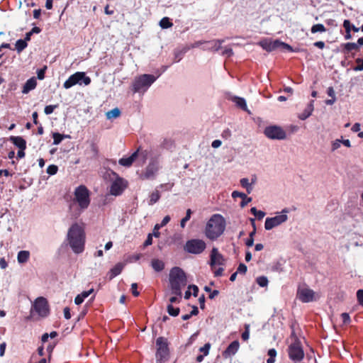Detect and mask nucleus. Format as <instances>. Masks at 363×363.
<instances>
[{
    "label": "nucleus",
    "mask_w": 363,
    "mask_h": 363,
    "mask_svg": "<svg viewBox=\"0 0 363 363\" xmlns=\"http://www.w3.org/2000/svg\"><path fill=\"white\" fill-rule=\"evenodd\" d=\"M86 235L84 228L75 223L68 230L67 240L76 254H80L84 250Z\"/></svg>",
    "instance_id": "nucleus-1"
},
{
    "label": "nucleus",
    "mask_w": 363,
    "mask_h": 363,
    "mask_svg": "<svg viewBox=\"0 0 363 363\" xmlns=\"http://www.w3.org/2000/svg\"><path fill=\"white\" fill-rule=\"evenodd\" d=\"M169 284L172 293L176 296H182V289L187 284L185 272L179 267L172 268L169 272Z\"/></svg>",
    "instance_id": "nucleus-2"
},
{
    "label": "nucleus",
    "mask_w": 363,
    "mask_h": 363,
    "mask_svg": "<svg viewBox=\"0 0 363 363\" xmlns=\"http://www.w3.org/2000/svg\"><path fill=\"white\" fill-rule=\"evenodd\" d=\"M225 230V220L219 214H214L207 222L205 229L206 237L211 240L218 238Z\"/></svg>",
    "instance_id": "nucleus-3"
},
{
    "label": "nucleus",
    "mask_w": 363,
    "mask_h": 363,
    "mask_svg": "<svg viewBox=\"0 0 363 363\" xmlns=\"http://www.w3.org/2000/svg\"><path fill=\"white\" fill-rule=\"evenodd\" d=\"M156 363H165L169 359V349L167 339L159 337L156 340Z\"/></svg>",
    "instance_id": "nucleus-4"
},
{
    "label": "nucleus",
    "mask_w": 363,
    "mask_h": 363,
    "mask_svg": "<svg viewBox=\"0 0 363 363\" xmlns=\"http://www.w3.org/2000/svg\"><path fill=\"white\" fill-rule=\"evenodd\" d=\"M74 200L81 209H86L90 204V191L84 185L77 186L74 192Z\"/></svg>",
    "instance_id": "nucleus-5"
},
{
    "label": "nucleus",
    "mask_w": 363,
    "mask_h": 363,
    "mask_svg": "<svg viewBox=\"0 0 363 363\" xmlns=\"http://www.w3.org/2000/svg\"><path fill=\"white\" fill-rule=\"evenodd\" d=\"M155 81V77L152 74H142L136 77L133 82V93L144 91Z\"/></svg>",
    "instance_id": "nucleus-6"
},
{
    "label": "nucleus",
    "mask_w": 363,
    "mask_h": 363,
    "mask_svg": "<svg viewBox=\"0 0 363 363\" xmlns=\"http://www.w3.org/2000/svg\"><path fill=\"white\" fill-rule=\"evenodd\" d=\"M84 85H89L91 83V79L89 77L86 76L84 72H77L72 74L63 84V86L65 89H69L72 86L82 84Z\"/></svg>",
    "instance_id": "nucleus-7"
},
{
    "label": "nucleus",
    "mask_w": 363,
    "mask_h": 363,
    "mask_svg": "<svg viewBox=\"0 0 363 363\" xmlns=\"http://www.w3.org/2000/svg\"><path fill=\"white\" fill-rule=\"evenodd\" d=\"M289 212L288 208H284L279 214L274 217L267 218L264 223L265 230H270L285 223L288 220L287 213Z\"/></svg>",
    "instance_id": "nucleus-8"
},
{
    "label": "nucleus",
    "mask_w": 363,
    "mask_h": 363,
    "mask_svg": "<svg viewBox=\"0 0 363 363\" xmlns=\"http://www.w3.org/2000/svg\"><path fill=\"white\" fill-rule=\"evenodd\" d=\"M223 256L218 252L216 248H213L211 254V267L216 277L220 276L223 272V268L219 267L223 264Z\"/></svg>",
    "instance_id": "nucleus-9"
},
{
    "label": "nucleus",
    "mask_w": 363,
    "mask_h": 363,
    "mask_svg": "<svg viewBox=\"0 0 363 363\" xmlns=\"http://www.w3.org/2000/svg\"><path fill=\"white\" fill-rule=\"evenodd\" d=\"M34 311L41 318L47 317L50 313V307L47 299L43 296L38 297L33 304Z\"/></svg>",
    "instance_id": "nucleus-10"
},
{
    "label": "nucleus",
    "mask_w": 363,
    "mask_h": 363,
    "mask_svg": "<svg viewBox=\"0 0 363 363\" xmlns=\"http://www.w3.org/2000/svg\"><path fill=\"white\" fill-rule=\"evenodd\" d=\"M264 135L272 140H284L286 133L282 128L278 125H270L265 128Z\"/></svg>",
    "instance_id": "nucleus-11"
},
{
    "label": "nucleus",
    "mask_w": 363,
    "mask_h": 363,
    "mask_svg": "<svg viewBox=\"0 0 363 363\" xmlns=\"http://www.w3.org/2000/svg\"><path fill=\"white\" fill-rule=\"evenodd\" d=\"M288 352L289 358L295 362H299L303 358V350L300 342L297 340L289 345Z\"/></svg>",
    "instance_id": "nucleus-12"
},
{
    "label": "nucleus",
    "mask_w": 363,
    "mask_h": 363,
    "mask_svg": "<svg viewBox=\"0 0 363 363\" xmlns=\"http://www.w3.org/2000/svg\"><path fill=\"white\" fill-rule=\"evenodd\" d=\"M206 248L204 241L199 239H193L188 240L185 245V250L192 254H200Z\"/></svg>",
    "instance_id": "nucleus-13"
},
{
    "label": "nucleus",
    "mask_w": 363,
    "mask_h": 363,
    "mask_svg": "<svg viewBox=\"0 0 363 363\" xmlns=\"http://www.w3.org/2000/svg\"><path fill=\"white\" fill-rule=\"evenodd\" d=\"M297 297L303 303H308L315 300V293L307 286H299Z\"/></svg>",
    "instance_id": "nucleus-14"
},
{
    "label": "nucleus",
    "mask_w": 363,
    "mask_h": 363,
    "mask_svg": "<svg viewBox=\"0 0 363 363\" xmlns=\"http://www.w3.org/2000/svg\"><path fill=\"white\" fill-rule=\"evenodd\" d=\"M158 169V162L155 160H152L146 167L145 172L141 174L140 178L142 179H153Z\"/></svg>",
    "instance_id": "nucleus-15"
},
{
    "label": "nucleus",
    "mask_w": 363,
    "mask_h": 363,
    "mask_svg": "<svg viewBox=\"0 0 363 363\" xmlns=\"http://www.w3.org/2000/svg\"><path fill=\"white\" fill-rule=\"evenodd\" d=\"M125 187L124 180L122 178H118L112 183L110 192L112 195L118 196L123 193Z\"/></svg>",
    "instance_id": "nucleus-16"
},
{
    "label": "nucleus",
    "mask_w": 363,
    "mask_h": 363,
    "mask_svg": "<svg viewBox=\"0 0 363 363\" xmlns=\"http://www.w3.org/2000/svg\"><path fill=\"white\" fill-rule=\"evenodd\" d=\"M140 148H138L135 152H134L130 156L128 157H123L121 158L118 161L119 164L121 166L129 167H130L136 158L138 157Z\"/></svg>",
    "instance_id": "nucleus-17"
},
{
    "label": "nucleus",
    "mask_w": 363,
    "mask_h": 363,
    "mask_svg": "<svg viewBox=\"0 0 363 363\" xmlns=\"http://www.w3.org/2000/svg\"><path fill=\"white\" fill-rule=\"evenodd\" d=\"M228 99H230V96L228 95ZM230 99L235 104V106L247 112L248 113H250V111L247 108L246 101L244 98L238 97V96H232L230 97Z\"/></svg>",
    "instance_id": "nucleus-18"
},
{
    "label": "nucleus",
    "mask_w": 363,
    "mask_h": 363,
    "mask_svg": "<svg viewBox=\"0 0 363 363\" xmlns=\"http://www.w3.org/2000/svg\"><path fill=\"white\" fill-rule=\"evenodd\" d=\"M37 86V81L35 77H33L28 79L26 82L24 84L22 89V93L26 94L29 93L30 91L35 89Z\"/></svg>",
    "instance_id": "nucleus-19"
},
{
    "label": "nucleus",
    "mask_w": 363,
    "mask_h": 363,
    "mask_svg": "<svg viewBox=\"0 0 363 363\" xmlns=\"http://www.w3.org/2000/svg\"><path fill=\"white\" fill-rule=\"evenodd\" d=\"M232 197L233 199L237 197L241 198L242 201L240 203V206L242 208L245 207L248 203L252 201L251 197H247L245 194L237 191H235L232 193Z\"/></svg>",
    "instance_id": "nucleus-20"
},
{
    "label": "nucleus",
    "mask_w": 363,
    "mask_h": 363,
    "mask_svg": "<svg viewBox=\"0 0 363 363\" xmlns=\"http://www.w3.org/2000/svg\"><path fill=\"white\" fill-rule=\"evenodd\" d=\"M314 101L311 100L310 103L308 104L307 107L305 108V110L299 114L298 118L303 121L308 118L313 113L314 106H313Z\"/></svg>",
    "instance_id": "nucleus-21"
},
{
    "label": "nucleus",
    "mask_w": 363,
    "mask_h": 363,
    "mask_svg": "<svg viewBox=\"0 0 363 363\" xmlns=\"http://www.w3.org/2000/svg\"><path fill=\"white\" fill-rule=\"evenodd\" d=\"M272 44L273 45V50H275L277 49H280V50H288V51H293V48L291 45L285 43H283V42H281L279 41V40H272Z\"/></svg>",
    "instance_id": "nucleus-22"
},
{
    "label": "nucleus",
    "mask_w": 363,
    "mask_h": 363,
    "mask_svg": "<svg viewBox=\"0 0 363 363\" xmlns=\"http://www.w3.org/2000/svg\"><path fill=\"white\" fill-rule=\"evenodd\" d=\"M10 140L19 149H26V141L21 136H11Z\"/></svg>",
    "instance_id": "nucleus-23"
},
{
    "label": "nucleus",
    "mask_w": 363,
    "mask_h": 363,
    "mask_svg": "<svg viewBox=\"0 0 363 363\" xmlns=\"http://www.w3.org/2000/svg\"><path fill=\"white\" fill-rule=\"evenodd\" d=\"M220 43H221L219 40L206 41L203 42L205 45L203 49L218 51L220 48Z\"/></svg>",
    "instance_id": "nucleus-24"
},
{
    "label": "nucleus",
    "mask_w": 363,
    "mask_h": 363,
    "mask_svg": "<svg viewBox=\"0 0 363 363\" xmlns=\"http://www.w3.org/2000/svg\"><path fill=\"white\" fill-rule=\"evenodd\" d=\"M189 50H190V47H188V45L184 46L181 49H179V48L175 49L174 51V61L175 62H179L182 59L184 54Z\"/></svg>",
    "instance_id": "nucleus-25"
},
{
    "label": "nucleus",
    "mask_w": 363,
    "mask_h": 363,
    "mask_svg": "<svg viewBox=\"0 0 363 363\" xmlns=\"http://www.w3.org/2000/svg\"><path fill=\"white\" fill-rule=\"evenodd\" d=\"M94 292V289H91L89 291H84L80 294H78L74 298V303L77 305H80L83 303L84 298H87L91 294Z\"/></svg>",
    "instance_id": "nucleus-26"
},
{
    "label": "nucleus",
    "mask_w": 363,
    "mask_h": 363,
    "mask_svg": "<svg viewBox=\"0 0 363 363\" xmlns=\"http://www.w3.org/2000/svg\"><path fill=\"white\" fill-rule=\"evenodd\" d=\"M151 266L153 268V269L157 272H162L164 269V262L159 259H152Z\"/></svg>",
    "instance_id": "nucleus-27"
},
{
    "label": "nucleus",
    "mask_w": 363,
    "mask_h": 363,
    "mask_svg": "<svg viewBox=\"0 0 363 363\" xmlns=\"http://www.w3.org/2000/svg\"><path fill=\"white\" fill-rule=\"evenodd\" d=\"M30 258V252L27 250H21L18 252L17 255L18 262L20 264L26 263Z\"/></svg>",
    "instance_id": "nucleus-28"
},
{
    "label": "nucleus",
    "mask_w": 363,
    "mask_h": 363,
    "mask_svg": "<svg viewBox=\"0 0 363 363\" xmlns=\"http://www.w3.org/2000/svg\"><path fill=\"white\" fill-rule=\"evenodd\" d=\"M123 265L121 263L116 264L109 272V278L112 279L115 277L120 274L123 270Z\"/></svg>",
    "instance_id": "nucleus-29"
},
{
    "label": "nucleus",
    "mask_w": 363,
    "mask_h": 363,
    "mask_svg": "<svg viewBox=\"0 0 363 363\" xmlns=\"http://www.w3.org/2000/svg\"><path fill=\"white\" fill-rule=\"evenodd\" d=\"M250 221L253 225V230L250 233L249 238L246 240L245 245L247 247H252L254 245V235L256 233V228L255 224V219L250 218Z\"/></svg>",
    "instance_id": "nucleus-30"
},
{
    "label": "nucleus",
    "mask_w": 363,
    "mask_h": 363,
    "mask_svg": "<svg viewBox=\"0 0 363 363\" xmlns=\"http://www.w3.org/2000/svg\"><path fill=\"white\" fill-rule=\"evenodd\" d=\"M240 347V343L235 340L228 345V355L235 354Z\"/></svg>",
    "instance_id": "nucleus-31"
},
{
    "label": "nucleus",
    "mask_w": 363,
    "mask_h": 363,
    "mask_svg": "<svg viewBox=\"0 0 363 363\" xmlns=\"http://www.w3.org/2000/svg\"><path fill=\"white\" fill-rule=\"evenodd\" d=\"M259 45L265 50L268 52L273 51V45L272 44V40H263L259 43Z\"/></svg>",
    "instance_id": "nucleus-32"
},
{
    "label": "nucleus",
    "mask_w": 363,
    "mask_h": 363,
    "mask_svg": "<svg viewBox=\"0 0 363 363\" xmlns=\"http://www.w3.org/2000/svg\"><path fill=\"white\" fill-rule=\"evenodd\" d=\"M160 199V194L157 189H155L154 191L151 193L150 195L149 205H153L156 202L159 201Z\"/></svg>",
    "instance_id": "nucleus-33"
},
{
    "label": "nucleus",
    "mask_w": 363,
    "mask_h": 363,
    "mask_svg": "<svg viewBox=\"0 0 363 363\" xmlns=\"http://www.w3.org/2000/svg\"><path fill=\"white\" fill-rule=\"evenodd\" d=\"M167 311L169 315L176 317L179 314L180 309L179 308L174 307L172 304H168L167 306Z\"/></svg>",
    "instance_id": "nucleus-34"
},
{
    "label": "nucleus",
    "mask_w": 363,
    "mask_h": 363,
    "mask_svg": "<svg viewBox=\"0 0 363 363\" xmlns=\"http://www.w3.org/2000/svg\"><path fill=\"white\" fill-rule=\"evenodd\" d=\"M121 115V111L118 108L111 109L106 113V117L108 119L116 118Z\"/></svg>",
    "instance_id": "nucleus-35"
},
{
    "label": "nucleus",
    "mask_w": 363,
    "mask_h": 363,
    "mask_svg": "<svg viewBox=\"0 0 363 363\" xmlns=\"http://www.w3.org/2000/svg\"><path fill=\"white\" fill-rule=\"evenodd\" d=\"M240 185L243 188L246 189L247 192L248 194L251 193V191H252V184H250L249 182V180H248L247 178H242V179H241L240 181Z\"/></svg>",
    "instance_id": "nucleus-36"
},
{
    "label": "nucleus",
    "mask_w": 363,
    "mask_h": 363,
    "mask_svg": "<svg viewBox=\"0 0 363 363\" xmlns=\"http://www.w3.org/2000/svg\"><path fill=\"white\" fill-rule=\"evenodd\" d=\"M16 50L18 53L21 52L28 45L26 40L19 39L16 42Z\"/></svg>",
    "instance_id": "nucleus-37"
},
{
    "label": "nucleus",
    "mask_w": 363,
    "mask_h": 363,
    "mask_svg": "<svg viewBox=\"0 0 363 363\" xmlns=\"http://www.w3.org/2000/svg\"><path fill=\"white\" fill-rule=\"evenodd\" d=\"M174 146V141L169 138H164L160 144V147L163 149H171Z\"/></svg>",
    "instance_id": "nucleus-38"
},
{
    "label": "nucleus",
    "mask_w": 363,
    "mask_h": 363,
    "mask_svg": "<svg viewBox=\"0 0 363 363\" xmlns=\"http://www.w3.org/2000/svg\"><path fill=\"white\" fill-rule=\"evenodd\" d=\"M344 52L348 53L353 50L358 49V45L354 43H347L343 45Z\"/></svg>",
    "instance_id": "nucleus-39"
},
{
    "label": "nucleus",
    "mask_w": 363,
    "mask_h": 363,
    "mask_svg": "<svg viewBox=\"0 0 363 363\" xmlns=\"http://www.w3.org/2000/svg\"><path fill=\"white\" fill-rule=\"evenodd\" d=\"M66 136L64 135H62L59 133H54L52 134V138H53V144L54 145H58L60 144L62 140L65 138Z\"/></svg>",
    "instance_id": "nucleus-40"
},
{
    "label": "nucleus",
    "mask_w": 363,
    "mask_h": 363,
    "mask_svg": "<svg viewBox=\"0 0 363 363\" xmlns=\"http://www.w3.org/2000/svg\"><path fill=\"white\" fill-rule=\"evenodd\" d=\"M192 211L190 208L186 210V216L181 220L180 225L182 228L186 226V223L190 220Z\"/></svg>",
    "instance_id": "nucleus-41"
},
{
    "label": "nucleus",
    "mask_w": 363,
    "mask_h": 363,
    "mask_svg": "<svg viewBox=\"0 0 363 363\" xmlns=\"http://www.w3.org/2000/svg\"><path fill=\"white\" fill-rule=\"evenodd\" d=\"M269 358L267 359V363H274L275 357L277 356V351L275 349H270L268 351Z\"/></svg>",
    "instance_id": "nucleus-42"
},
{
    "label": "nucleus",
    "mask_w": 363,
    "mask_h": 363,
    "mask_svg": "<svg viewBox=\"0 0 363 363\" xmlns=\"http://www.w3.org/2000/svg\"><path fill=\"white\" fill-rule=\"evenodd\" d=\"M311 30L312 33H316L318 32L323 33L326 30V29L323 24H314Z\"/></svg>",
    "instance_id": "nucleus-43"
},
{
    "label": "nucleus",
    "mask_w": 363,
    "mask_h": 363,
    "mask_svg": "<svg viewBox=\"0 0 363 363\" xmlns=\"http://www.w3.org/2000/svg\"><path fill=\"white\" fill-rule=\"evenodd\" d=\"M256 281L261 287L267 286L268 284V279L266 277H259L257 278Z\"/></svg>",
    "instance_id": "nucleus-44"
},
{
    "label": "nucleus",
    "mask_w": 363,
    "mask_h": 363,
    "mask_svg": "<svg viewBox=\"0 0 363 363\" xmlns=\"http://www.w3.org/2000/svg\"><path fill=\"white\" fill-rule=\"evenodd\" d=\"M58 106V104L46 106L44 108V112L46 115H50L52 113L55 109L57 108Z\"/></svg>",
    "instance_id": "nucleus-45"
},
{
    "label": "nucleus",
    "mask_w": 363,
    "mask_h": 363,
    "mask_svg": "<svg viewBox=\"0 0 363 363\" xmlns=\"http://www.w3.org/2000/svg\"><path fill=\"white\" fill-rule=\"evenodd\" d=\"M170 219L171 218H170L169 216H164V218L162 219L161 223L155 225V228L156 229H160V228L164 227V225H166L169 222Z\"/></svg>",
    "instance_id": "nucleus-46"
},
{
    "label": "nucleus",
    "mask_w": 363,
    "mask_h": 363,
    "mask_svg": "<svg viewBox=\"0 0 363 363\" xmlns=\"http://www.w3.org/2000/svg\"><path fill=\"white\" fill-rule=\"evenodd\" d=\"M58 167L57 165L50 164L47 168V173L50 175H54L57 172Z\"/></svg>",
    "instance_id": "nucleus-47"
},
{
    "label": "nucleus",
    "mask_w": 363,
    "mask_h": 363,
    "mask_svg": "<svg viewBox=\"0 0 363 363\" xmlns=\"http://www.w3.org/2000/svg\"><path fill=\"white\" fill-rule=\"evenodd\" d=\"M250 337V325H245V331L242 334V338L243 340L246 341L249 339Z\"/></svg>",
    "instance_id": "nucleus-48"
},
{
    "label": "nucleus",
    "mask_w": 363,
    "mask_h": 363,
    "mask_svg": "<svg viewBox=\"0 0 363 363\" xmlns=\"http://www.w3.org/2000/svg\"><path fill=\"white\" fill-rule=\"evenodd\" d=\"M356 62L357 65L353 68V69L356 72L362 71L363 70V59L357 58L356 60Z\"/></svg>",
    "instance_id": "nucleus-49"
},
{
    "label": "nucleus",
    "mask_w": 363,
    "mask_h": 363,
    "mask_svg": "<svg viewBox=\"0 0 363 363\" xmlns=\"http://www.w3.org/2000/svg\"><path fill=\"white\" fill-rule=\"evenodd\" d=\"M47 69V66H44L42 69H40L37 72L38 79L42 80L45 78V71Z\"/></svg>",
    "instance_id": "nucleus-50"
},
{
    "label": "nucleus",
    "mask_w": 363,
    "mask_h": 363,
    "mask_svg": "<svg viewBox=\"0 0 363 363\" xmlns=\"http://www.w3.org/2000/svg\"><path fill=\"white\" fill-rule=\"evenodd\" d=\"M149 151L145 150H141L140 149V151H139V154H138V156L141 157L142 159H143V162L145 163V161L147 160L148 156H149Z\"/></svg>",
    "instance_id": "nucleus-51"
},
{
    "label": "nucleus",
    "mask_w": 363,
    "mask_h": 363,
    "mask_svg": "<svg viewBox=\"0 0 363 363\" xmlns=\"http://www.w3.org/2000/svg\"><path fill=\"white\" fill-rule=\"evenodd\" d=\"M236 272L238 274H245L247 272V266L242 263L240 264Z\"/></svg>",
    "instance_id": "nucleus-52"
},
{
    "label": "nucleus",
    "mask_w": 363,
    "mask_h": 363,
    "mask_svg": "<svg viewBox=\"0 0 363 363\" xmlns=\"http://www.w3.org/2000/svg\"><path fill=\"white\" fill-rule=\"evenodd\" d=\"M343 25H344V26L345 28V30H346V34L345 35V38L347 40L350 39L352 38L351 34H350L351 24H343Z\"/></svg>",
    "instance_id": "nucleus-53"
},
{
    "label": "nucleus",
    "mask_w": 363,
    "mask_h": 363,
    "mask_svg": "<svg viewBox=\"0 0 363 363\" xmlns=\"http://www.w3.org/2000/svg\"><path fill=\"white\" fill-rule=\"evenodd\" d=\"M357 297L359 303L363 306V289H359L357 291Z\"/></svg>",
    "instance_id": "nucleus-54"
},
{
    "label": "nucleus",
    "mask_w": 363,
    "mask_h": 363,
    "mask_svg": "<svg viewBox=\"0 0 363 363\" xmlns=\"http://www.w3.org/2000/svg\"><path fill=\"white\" fill-rule=\"evenodd\" d=\"M131 291H132L133 295L135 297H137L139 296L140 293L138 291V284L136 283H133L131 284Z\"/></svg>",
    "instance_id": "nucleus-55"
},
{
    "label": "nucleus",
    "mask_w": 363,
    "mask_h": 363,
    "mask_svg": "<svg viewBox=\"0 0 363 363\" xmlns=\"http://www.w3.org/2000/svg\"><path fill=\"white\" fill-rule=\"evenodd\" d=\"M341 144H342L341 140H339V139L335 140L332 144V150L334 151V150L340 148L341 146Z\"/></svg>",
    "instance_id": "nucleus-56"
},
{
    "label": "nucleus",
    "mask_w": 363,
    "mask_h": 363,
    "mask_svg": "<svg viewBox=\"0 0 363 363\" xmlns=\"http://www.w3.org/2000/svg\"><path fill=\"white\" fill-rule=\"evenodd\" d=\"M341 318L342 320L343 323L348 324L350 322V317L348 313H343L341 314Z\"/></svg>",
    "instance_id": "nucleus-57"
},
{
    "label": "nucleus",
    "mask_w": 363,
    "mask_h": 363,
    "mask_svg": "<svg viewBox=\"0 0 363 363\" xmlns=\"http://www.w3.org/2000/svg\"><path fill=\"white\" fill-rule=\"evenodd\" d=\"M210 349V345L208 343L204 345V346L200 348V352L203 353V355H207L208 354Z\"/></svg>",
    "instance_id": "nucleus-58"
},
{
    "label": "nucleus",
    "mask_w": 363,
    "mask_h": 363,
    "mask_svg": "<svg viewBox=\"0 0 363 363\" xmlns=\"http://www.w3.org/2000/svg\"><path fill=\"white\" fill-rule=\"evenodd\" d=\"M189 289H192L193 290V296L196 297L198 296V293H199V288L196 285H189V287H188Z\"/></svg>",
    "instance_id": "nucleus-59"
},
{
    "label": "nucleus",
    "mask_w": 363,
    "mask_h": 363,
    "mask_svg": "<svg viewBox=\"0 0 363 363\" xmlns=\"http://www.w3.org/2000/svg\"><path fill=\"white\" fill-rule=\"evenodd\" d=\"M181 299H182V296H179L175 295V296H172L169 298L170 304L172 305V303H180Z\"/></svg>",
    "instance_id": "nucleus-60"
},
{
    "label": "nucleus",
    "mask_w": 363,
    "mask_h": 363,
    "mask_svg": "<svg viewBox=\"0 0 363 363\" xmlns=\"http://www.w3.org/2000/svg\"><path fill=\"white\" fill-rule=\"evenodd\" d=\"M91 150L94 153L95 156H97L99 154V147L96 143H92L91 145Z\"/></svg>",
    "instance_id": "nucleus-61"
},
{
    "label": "nucleus",
    "mask_w": 363,
    "mask_h": 363,
    "mask_svg": "<svg viewBox=\"0 0 363 363\" xmlns=\"http://www.w3.org/2000/svg\"><path fill=\"white\" fill-rule=\"evenodd\" d=\"M152 235L150 233L147 235V238L143 245L145 247H147V246L152 245Z\"/></svg>",
    "instance_id": "nucleus-62"
},
{
    "label": "nucleus",
    "mask_w": 363,
    "mask_h": 363,
    "mask_svg": "<svg viewBox=\"0 0 363 363\" xmlns=\"http://www.w3.org/2000/svg\"><path fill=\"white\" fill-rule=\"evenodd\" d=\"M199 302L200 305V308L203 309L205 307V296L203 294L199 298Z\"/></svg>",
    "instance_id": "nucleus-63"
},
{
    "label": "nucleus",
    "mask_w": 363,
    "mask_h": 363,
    "mask_svg": "<svg viewBox=\"0 0 363 363\" xmlns=\"http://www.w3.org/2000/svg\"><path fill=\"white\" fill-rule=\"evenodd\" d=\"M64 316L67 320L71 318L70 310L68 307L64 308Z\"/></svg>",
    "instance_id": "nucleus-64"
}]
</instances>
